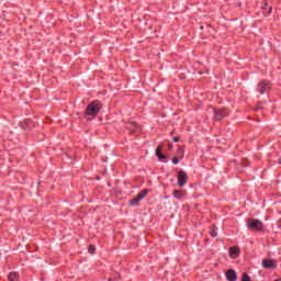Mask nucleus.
Here are the masks:
<instances>
[{"label":"nucleus","mask_w":281,"mask_h":281,"mask_svg":"<svg viewBox=\"0 0 281 281\" xmlns=\"http://www.w3.org/2000/svg\"><path fill=\"white\" fill-rule=\"evenodd\" d=\"M148 192L149 191L147 189L140 191L132 201H130V205L133 207L139 205V201H144V199H146L148 195Z\"/></svg>","instance_id":"nucleus-2"},{"label":"nucleus","mask_w":281,"mask_h":281,"mask_svg":"<svg viewBox=\"0 0 281 281\" xmlns=\"http://www.w3.org/2000/svg\"><path fill=\"white\" fill-rule=\"evenodd\" d=\"M168 147H169L170 149H172V144H169Z\"/></svg>","instance_id":"nucleus-20"},{"label":"nucleus","mask_w":281,"mask_h":281,"mask_svg":"<svg viewBox=\"0 0 281 281\" xmlns=\"http://www.w3.org/2000/svg\"><path fill=\"white\" fill-rule=\"evenodd\" d=\"M173 142H179V137L178 136H176V137H173Z\"/></svg>","instance_id":"nucleus-19"},{"label":"nucleus","mask_w":281,"mask_h":281,"mask_svg":"<svg viewBox=\"0 0 281 281\" xmlns=\"http://www.w3.org/2000/svg\"><path fill=\"white\" fill-rule=\"evenodd\" d=\"M277 263L272 259H263L262 260V268L263 269H276Z\"/></svg>","instance_id":"nucleus-6"},{"label":"nucleus","mask_w":281,"mask_h":281,"mask_svg":"<svg viewBox=\"0 0 281 281\" xmlns=\"http://www.w3.org/2000/svg\"><path fill=\"white\" fill-rule=\"evenodd\" d=\"M227 115V112L225 110H214V117L220 122V120H223Z\"/></svg>","instance_id":"nucleus-8"},{"label":"nucleus","mask_w":281,"mask_h":281,"mask_svg":"<svg viewBox=\"0 0 281 281\" xmlns=\"http://www.w3.org/2000/svg\"><path fill=\"white\" fill-rule=\"evenodd\" d=\"M184 150L181 147H178L177 156L180 157V159H183Z\"/></svg>","instance_id":"nucleus-14"},{"label":"nucleus","mask_w":281,"mask_h":281,"mask_svg":"<svg viewBox=\"0 0 281 281\" xmlns=\"http://www.w3.org/2000/svg\"><path fill=\"white\" fill-rule=\"evenodd\" d=\"M186 183H188V173H186L183 170H180L178 172V186L179 188H183Z\"/></svg>","instance_id":"nucleus-5"},{"label":"nucleus","mask_w":281,"mask_h":281,"mask_svg":"<svg viewBox=\"0 0 281 281\" xmlns=\"http://www.w3.org/2000/svg\"><path fill=\"white\" fill-rule=\"evenodd\" d=\"M257 91L261 94L265 95V93H268V91H271V82L263 80L257 86Z\"/></svg>","instance_id":"nucleus-3"},{"label":"nucleus","mask_w":281,"mask_h":281,"mask_svg":"<svg viewBox=\"0 0 281 281\" xmlns=\"http://www.w3.org/2000/svg\"><path fill=\"white\" fill-rule=\"evenodd\" d=\"M100 109H102V103L100 101H92L86 110V113L88 115L95 116L98 113H100Z\"/></svg>","instance_id":"nucleus-1"},{"label":"nucleus","mask_w":281,"mask_h":281,"mask_svg":"<svg viewBox=\"0 0 281 281\" xmlns=\"http://www.w3.org/2000/svg\"><path fill=\"white\" fill-rule=\"evenodd\" d=\"M225 277L228 281H236L238 280V274H236V271L234 269H229L226 273Z\"/></svg>","instance_id":"nucleus-7"},{"label":"nucleus","mask_w":281,"mask_h":281,"mask_svg":"<svg viewBox=\"0 0 281 281\" xmlns=\"http://www.w3.org/2000/svg\"><path fill=\"white\" fill-rule=\"evenodd\" d=\"M184 195H186V192H183V191H180V190L173 191L175 199L181 200V199H183Z\"/></svg>","instance_id":"nucleus-11"},{"label":"nucleus","mask_w":281,"mask_h":281,"mask_svg":"<svg viewBox=\"0 0 281 281\" xmlns=\"http://www.w3.org/2000/svg\"><path fill=\"white\" fill-rule=\"evenodd\" d=\"M88 251H89V254H93V252L95 251V246L90 245V246L88 247Z\"/></svg>","instance_id":"nucleus-16"},{"label":"nucleus","mask_w":281,"mask_h":281,"mask_svg":"<svg viewBox=\"0 0 281 281\" xmlns=\"http://www.w3.org/2000/svg\"><path fill=\"white\" fill-rule=\"evenodd\" d=\"M172 164H175V165L179 164V157H173Z\"/></svg>","instance_id":"nucleus-18"},{"label":"nucleus","mask_w":281,"mask_h":281,"mask_svg":"<svg viewBox=\"0 0 281 281\" xmlns=\"http://www.w3.org/2000/svg\"><path fill=\"white\" fill-rule=\"evenodd\" d=\"M210 234L212 238H216V236H218V233L215 231V228H211Z\"/></svg>","instance_id":"nucleus-15"},{"label":"nucleus","mask_w":281,"mask_h":281,"mask_svg":"<svg viewBox=\"0 0 281 281\" xmlns=\"http://www.w3.org/2000/svg\"><path fill=\"white\" fill-rule=\"evenodd\" d=\"M156 157H158V159H160V161H161V159H166V156L164 154H161V147L160 146L157 147V149H156Z\"/></svg>","instance_id":"nucleus-13"},{"label":"nucleus","mask_w":281,"mask_h":281,"mask_svg":"<svg viewBox=\"0 0 281 281\" xmlns=\"http://www.w3.org/2000/svg\"><path fill=\"white\" fill-rule=\"evenodd\" d=\"M247 226L249 229H254V232H260L262 229V222L259 220H248Z\"/></svg>","instance_id":"nucleus-4"},{"label":"nucleus","mask_w":281,"mask_h":281,"mask_svg":"<svg viewBox=\"0 0 281 281\" xmlns=\"http://www.w3.org/2000/svg\"><path fill=\"white\" fill-rule=\"evenodd\" d=\"M241 281H251V280L249 279V276L247 273H244Z\"/></svg>","instance_id":"nucleus-17"},{"label":"nucleus","mask_w":281,"mask_h":281,"mask_svg":"<svg viewBox=\"0 0 281 281\" xmlns=\"http://www.w3.org/2000/svg\"><path fill=\"white\" fill-rule=\"evenodd\" d=\"M238 254H240V251L238 250V247H232L229 249L231 258H238Z\"/></svg>","instance_id":"nucleus-10"},{"label":"nucleus","mask_w":281,"mask_h":281,"mask_svg":"<svg viewBox=\"0 0 281 281\" xmlns=\"http://www.w3.org/2000/svg\"><path fill=\"white\" fill-rule=\"evenodd\" d=\"M245 167H247V164L243 162Z\"/></svg>","instance_id":"nucleus-21"},{"label":"nucleus","mask_w":281,"mask_h":281,"mask_svg":"<svg viewBox=\"0 0 281 281\" xmlns=\"http://www.w3.org/2000/svg\"><path fill=\"white\" fill-rule=\"evenodd\" d=\"M8 280L9 281H19V274L16 272H11L9 276H8Z\"/></svg>","instance_id":"nucleus-12"},{"label":"nucleus","mask_w":281,"mask_h":281,"mask_svg":"<svg viewBox=\"0 0 281 281\" xmlns=\"http://www.w3.org/2000/svg\"><path fill=\"white\" fill-rule=\"evenodd\" d=\"M126 128H128V131H131V133H135V131H137L139 127L137 126V123L132 121L126 124Z\"/></svg>","instance_id":"nucleus-9"}]
</instances>
